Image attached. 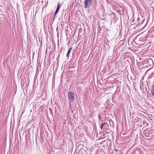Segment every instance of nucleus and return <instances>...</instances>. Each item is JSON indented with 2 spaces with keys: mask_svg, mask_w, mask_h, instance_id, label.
I'll use <instances>...</instances> for the list:
<instances>
[{
  "mask_svg": "<svg viewBox=\"0 0 154 154\" xmlns=\"http://www.w3.org/2000/svg\"><path fill=\"white\" fill-rule=\"evenodd\" d=\"M59 10H57V9L56 10V11L55 12V13H54V15L55 16L56 14L58 13V12Z\"/></svg>",
  "mask_w": 154,
  "mask_h": 154,
  "instance_id": "nucleus-9",
  "label": "nucleus"
},
{
  "mask_svg": "<svg viewBox=\"0 0 154 154\" xmlns=\"http://www.w3.org/2000/svg\"><path fill=\"white\" fill-rule=\"evenodd\" d=\"M70 102V101H69V106L70 107H71V103L72 102Z\"/></svg>",
  "mask_w": 154,
  "mask_h": 154,
  "instance_id": "nucleus-10",
  "label": "nucleus"
},
{
  "mask_svg": "<svg viewBox=\"0 0 154 154\" xmlns=\"http://www.w3.org/2000/svg\"><path fill=\"white\" fill-rule=\"evenodd\" d=\"M151 91L152 96H154V85L152 86Z\"/></svg>",
  "mask_w": 154,
  "mask_h": 154,
  "instance_id": "nucleus-5",
  "label": "nucleus"
},
{
  "mask_svg": "<svg viewBox=\"0 0 154 154\" xmlns=\"http://www.w3.org/2000/svg\"><path fill=\"white\" fill-rule=\"evenodd\" d=\"M93 0H85L84 2L85 7V8H89L91 6Z\"/></svg>",
  "mask_w": 154,
  "mask_h": 154,
  "instance_id": "nucleus-2",
  "label": "nucleus"
},
{
  "mask_svg": "<svg viewBox=\"0 0 154 154\" xmlns=\"http://www.w3.org/2000/svg\"><path fill=\"white\" fill-rule=\"evenodd\" d=\"M36 140H37V138H36Z\"/></svg>",
  "mask_w": 154,
  "mask_h": 154,
  "instance_id": "nucleus-14",
  "label": "nucleus"
},
{
  "mask_svg": "<svg viewBox=\"0 0 154 154\" xmlns=\"http://www.w3.org/2000/svg\"><path fill=\"white\" fill-rule=\"evenodd\" d=\"M61 7V5L59 3H58L57 4V10H59L60 8Z\"/></svg>",
  "mask_w": 154,
  "mask_h": 154,
  "instance_id": "nucleus-7",
  "label": "nucleus"
},
{
  "mask_svg": "<svg viewBox=\"0 0 154 154\" xmlns=\"http://www.w3.org/2000/svg\"><path fill=\"white\" fill-rule=\"evenodd\" d=\"M67 96L69 99V101L70 102H74L75 99V94L71 91H69L68 92Z\"/></svg>",
  "mask_w": 154,
  "mask_h": 154,
  "instance_id": "nucleus-1",
  "label": "nucleus"
},
{
  "mask_svg": "<svg viewBox=\"0 0 154 154\" xmlns=\"http://www.w3.org/2000/svg\"><path fill=\"white\" fill-rule=\"evenodd\" d=\"M34 52L33 54V56L34 55Z\"/></svg>",
  "mask_w": 154,
  "mask_h": 154,
  "instance_id": "nucleus-12",
  "label": "nucleus"
},
{
  "mask_svg": "<svg viewBox=\"0 0 154 154\" xmlns=\"http://www.w3.org/2000/svg\"><path fill=\"white\" fill-rule=\"evenodd\" d=\"M103 123L107 124V125H104V126H103L104 129H105L106 128H107V127L108 126V123Z\"/></svg>",
  "mask_w": 154,
  "mask_h": 154,
  "instance_id": "nucleus-6",
  "label": "nucleus"
},
{
  "mask_svg": "<svg viewBox=\"0 0 154 154\" xmlns=\"http://www.w3.org/2000/svg\"><path fill=\"white\" fill-rule=\"evenodd\" d=\"M140 18L138 17L137 19V22L136 25L138 26L139 25H142L145 21V19L142 20V21H141Z\"/></svg>",
  "mask_w": 154,
  "mask_h": 154,
  "instance_id": "nucleus-3",
  "label": "nucleus"
},
{
  "mask_svg": "<svg viewBox=\"0 0 154 154\" xmlns=\"http://www.w3.org/2000/svg\"><path fill=\"white\" fill-rule=\"evenodd\" d=\"M115 151H117L118 150H117L115 149Z\"/></svg>",
  "mask_w": 154,
  "mask_h": 154,
  "instance_id": "nucleus-13",
  "label": "nucleus"
},
{
  "mask_svg": "<svg viewBox=\"0 0 154 154\" xmlns=\"http://www.w3.org/2000/svg\"><path fill=\"white\" fill-rule=\"evenodd\" d=\"M148 62H149L152 63H153V61H152V60L150 59H149V60H148Z\"/></svg>",
  "mask_w": 154,
  "mask_h": 154,
  "instance_id": "nucleus-11",
  "label": "nucleus"
},
{
  "mask_svg": "<svg viewBox=\"0 0 154 154\" xmlns=\"http://www.w3.org/2000/svg\"><path fill=\"white\" fill-rule=\"evenodd\" d=\"M107 125L106 124H103V123H102L101 125V126H100V128L101 129H104L103 128V126H104V125Z\"/></svg>",
  "mask_w": 154,
  "mask_h": 154,
  "instance_id": "nucleus-8",
  "label": "nucleus"
},
{
  "mask_svg": "<svg viewBox=\"0 0 154 154\" xmlns=\"http://www.w3.org/2000/svg\"><path fill=\"white\" fill-rule=\"evenodd\" d=\"M72 49V47L70 48L67 52V54H66V57H68L69 56V54L70 52L71 51V50Z\"/></svg>",
  "mask_w": 154,
  "mask_h": 154,
  "instance_id": "nucleus-4",
  "label": "nucleus"
}]
</instances>
